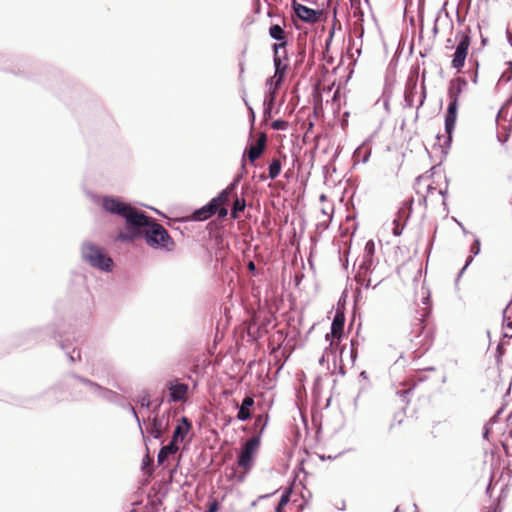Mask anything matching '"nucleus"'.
Segmentation results:
<instances>
[{"instance_id":"nucleus-41","label":"nucleus","mask_w":512,"mask_h":512,"mask_svg":"<svg viewBox=\"0 0 512 512\" xmlns=\"http://www.w3.org/2000/svg\"><path fill=\"white\" fill-rule=\"evenodd\" d=\"M427 336H428V333L425 335V340L424 341H419L418 344L422 345V346H429V343L427 341Z\"/></svg>"},{"instance_id":"nucleus-43","label":"nucleus","mask_w":512,"mask_h":512,"mask_svg":"<svg viewBox=\"0 0 512 512\" xmlns=\"http://www.w3.org/2000/svg\"><path fill=\"white\" fill-rule=\"evenodd\" d=\"M131 412L133 413V415L136 418L137 422L140 423L139 417H138L137 412L135 411L134 407H131Z\"/></svg>"},{"instance_id":"nucleus-49","label":"nucleus","mask_w":512,"mask_h":512,"mask_svg":"<svg viewBox=\"0 0 512 512\" xmlns=\"http://www.w3.org/2000/svg\"><path fill=\"white\" fill-rule=\"evenodd\" d=\"M424 97H425V94H423V97H422V99H421V101H420L419 106H421V105L423 104V102H424Z\"/></svg>"},{"instance_id":"nucleus-44","label":"nucleus","mask_w":512,"mask_h":512,"mask_svg":"<svg viewBox=\"0 0 512 512\" xmlns=\"http://www.w3.org/2000/svg\"><path fill=\"white\" fill-rule=\"evenodd\" d=\"M248 268H249V270L254 271L255 270V264L253 262H249Z\"/></svg>"},{"instance_id":"nucleus-54","label":"nucleus","mask_w":512,"mask_h":512,"mask_svg":"<svg viewBox=\"0 0 512 512\" xmlns=\"http://www.w3.org/2000/svg\"><path fill=\"white\" fill-rule=\"evenodd\" d=\"M380 283V281H377L376 283H374V287H376L378 284Z\"/></svg>"},{"instance_id":"nucleus-33","label":"nucleus","mask_w":512,"mask_h":512,"mask_svg":"<svg viewBox=\"0 0 512 512\" xmlns=\"http://www.w3.org/2000/svg\"><path fill=\"white\" fill-rule=\"evenodd\" d=\"M67 355L72 362L80 359V352L77 349H73L72 352L68 351Z\"/></svg>"},{"instance_id":"nucleus-6","label":"nucleus","mask_w":512,"mask_h":512,"mask_svg":"<svg viewBox=\"0 0 512 512\" xmlns=\"http://www.w3.org/2000/svg\"><path fill=\"white\" fill-rule=\"evenodd\" d=\"M470 46V38L468 35L462 34L460 36L459 42L456 46L455 52L453 54V59L451 65L454 69L460 71L464 64L468 54V49Z\"/></svg>"},{"instance_id":"nucleus-18","label":"nucleus","mask_w":512,"mask_h":512,"mask_svg":"<svg viewBox=\"0 0 512 512\" xmlns=\"http://www.w3.org/2000/svg\"><path fill=\"white\" fill-rule=\"evenodd\" d=\"M217 210V206L211 200L208 204L194 212V219L198 221L207 220L213 216Z\"/></svg>"},{"instance_id":"nucleus-2","label":"nucleus","mask_w":512,"mask_h":512,"mask_svg":"<svg viewBox=\"0 0 512 512\" xmlns=\"http://www.w3.org/2000/svg\"><path fill=\"white\" fill-rule=\"evenodd\" d=\"M345 317L342 313L337 312L334 316V319L331 324V332L326 334L325 339L329 342V347L325 348L321 358L319 359V364L324 365L330 361V356H333V360H335V351L334 347L338 346L340 338L343 333Z\"/></svg>"},{"instance_id":"nucleus-45","label":"nucleus","mask_w":512,"mask_h":512,"mask_svg":"<svg viewBox=\"0 0 512 512\" xmlns=\"http://www.w3.org/2000/svg\"><path fill=\"white\" fill-rule=\"evenodd\" d=\"M428 312H429V311H428V308H427V307L423 308V312H422V314H421V317H422V318H423V317H425V316L428 314Z\"/></svg>"},{"instance_id":"nucleus-38","label":"nucleus","mask_w":512,"mask_h":512,"mask_svg":"<svg viewBox=\"0 0 512 512\" xmlns=\"http://www.w3.org/2000/svg\"><path fill=\"white\" fill-rule=\"evenodd\" d=\"M506 35H507V40H508L509 44L512 46V31L507 30Z\"/></svg>"},{"instance_id":"nucleus-56","label":"nucleus","mask_w":512,"mask_h":512,"mask_svg":"<svg viewBox=\"0 0 512 512\" xmlns=\"http://www.w3.org/2000/svg\"><path fill=\"white\" fill-rule=\"evenodd\" d=\"M434 32L435 33L437 32V26L436 25L434 26Z\"/></svg>"},{"instance_id":"nucleus-47","label":"nucleus","mask_w":512,"mask_h":512,"mask_svg":"<svg viewBox=\"0 0 512 512\" xmlns=\"http://www.w3.org/2000/svg\"><path fill=\"white\" fill-rule=\"evenodd\" d=\"M86 384H88L91 388H98L96 385H94L93 383L87 381Z\"/></svg>"},{"instance_id":"nucleus-52","label":"nucleus","mask_w":512,"mask_h":512,"mask_svg":"<svg viewBox=\"0 0 512 512\" xmlns=\"http://www.w3.org/2000/svg\"><path fill=\"white\" fill-rule=\"evenodd\" d=\"M268 496H269V495H262V496H260V497H259V499H263V498H266V497H268Z\"/></svg>"},{"instance_id":"nucleus-15","label":"nucleus","mask_w":512,"mask_h":512,"mask_svg":"<svg viewBox=\"0 0 512 512\" xmlns=\"http://www.w3.org/2000/svg\"><path fill=\"white\" fill-rule=\"evenodd\" d=\"M239 177H237L231 184H229L217 197L212 199V202L219 208L221 205L225 204L229 197L232 195L234 190L236 189L239 183Z\"/></svg>"},{"instance_id":"nucleus-40","label":"nucleus","mask_w":512,"mask_h":512,"mask_svg":"<svg viewBox=\"0 0 512 512\" xmlns=\"http://www.w3.org/2000/svg\"><path fill=\"white\" fill-rule=\"evenodd\" d=\"M507 139H508V135H505V137L504 136H498V141L500 143H502V144H504L507 141Z\"/></svg>"},{"instance_id":"nucleus-31","label":"nucleus","mask_w":512,"mask_h":512,"mask_svg":"<svg viewBox=\"0 0 512 512\" xmlns=\"http://www.w3.org/2000/svg\"><path fill=\"white\" fill-rule=\"evenodd\" d=\"M219 510V502L216 499H213L208 502V509L205 512H218Z\"/></svg>"},{"instance_id":"nucleus-25","label":"nucleus","mask_w":512,"mask_h":512,"mask_svg":"<svg viewBox=\"0 0 512 512\" xmlns=\"http://www.w3.org/2000/svg\"><path fill=\"white\" fill-rule=\"evenodd\" d=\"M281 172V162L278 159H273L269 165V178L275 179Z\"/></svg>"},{"instance_id":"nucleus-13","label":"nucleus","mask_w":512,"mask_h":512,"mask_svg":"<svg viewBox=\"0 0 512 512\" xmlns=\"http://www.w3.org/2000/svg\"><path fill=\"white\" fill-rule=\"evenodd\" d=\"M266 135L261 134L257 140V142L253 145H251L247 151L248 158L251 162H254L256 159H258L262 153L264 152V149L266 147Z\"/></svg>"},{"instance_id":"nucleus-4","label":"nucleus","mask_w":512,"mask_h":512,"mask_svg":"<svg viewBox=\"0 0 512 512\" xmlns=\"http://www.w3.org/2000/svg\"><path fill=\"white\" fill-rule=\"evenodd\" d=\"M260 447V436H253L241 447L238 454L237 464L244 473H248L254 466V458Z\"/></svg>"},{"instance_id":"nucleus-1","label":"nucleus","mask_w":512,"mask_h":512,"mask_svg":"<svg viewBox=\"0 0 512 512\" xmlns=\"http://www.w3.org/2000/svg\"><path fill=\"white\" fill-rule=\"evenodd\" d=\"M103 208L107 212L119 215L125 219V228L119 232L118 240L131 242L142 236L147 245L152 248L167 251H171L174 248V241L169 236L167 230L130 204L114 197H106L103 199Z\"/></svg>"},{"instance_id":"nucleus-22","label":"nucleus","mask_w":512,"mask_h":512,"mask_svg":"<svg viewBox=\"0 0 512 512\" xmlns=\"http://www.w3.org/2000/svg\"><path fill=\"white\" fill-rule=\"evenodd\" d=\"M470 252L472 255L469 256L468 259L466 260L464 267L461 269V271L459 273V277L463 274L464 270L471 264V262L473 261V256H476L480 253V240L479 239H476L474 241V243L471 246Z\"/></svg>"},{"instance_id":"nucleus-26","label":"nucleus","mask_w":512,"mask_h":512,"mask_svg":"<svg viewBox=\"0 0 512 512\" xmlns=\"http://www.w3.org/2000/svg\"><path fill=\"white\" fill-rule=\"evenodd\" d=\"M284 76H285L284 73L275 71L274 75L272 77H270L269 79H267L266 84H268L270 86H274L276 88H279L282 84Z\"/></svg>"},{"instance_id":"nucleus-39","label":"nucleus","mask_w":512,"mask_h":512,"mask_svg":"<svg viewBox=\"0 0 512 512\" xmlns=\"http://www.w3.org/2000/svg\"><path fill=\"white\" fill-rule=\"evenodd\" d=\"M507 139H508V135H505V137L504 136H498V141L500 143H502V144H504L507 141Z\"/></svg>"},{"instance_id":"nucleus-5","label":"nucleus","mask_w":512,"mask_h":512,"mask_svg":"<svg viewBox=\"0 0 512 512\" xmlns=\"http://www.w3.org/2000/svg\"><path fill=\"white\" fill-rule=\"evenodd\" d=\"M416 192L423 197L424 202H427L428 198L433 199L437 196H442L444 198L447 192V186L437 189L433 186L430 176L422 175L416 180Z\"/></svg>"},{"instance_id":"nucleus-29","label":"nucleus","mask_w":512,"mask_h":512,"mask_svg":"<svg viewBox=\"0 0 512 512\" xmlns=\"http://www.w3.org/2000/svg\"><path fill=\"white\" fill-rule=\"evenodd\" d=\"M271 127L274 130H286L288 128V122L285 120L277 119L272 122Z\"/></svg>"},{"instance_id":"nucleus-34","label":"nucleus","mask_w":512,"mask_h":512,"mask_svg":"<svg viewBox=\"0 0 512 512\" xmlns=\"http://www.w3.org/2000/svg\"><path fill=\"white\" fill-rule=\"evenodd\" d=\"M140 403H141V406H142V407H147V408H149V406H150V398H149V395H148V394L143 395V396L141 397Z\"/></svg>"},{"instance_id":"nucleus-51","label":"nucleus","mask_w":512,"mask_h":512,"mask_svg":"<svg viewBox=\"0 0 512 512\" xmlns=\"http://www.w3.org/2000/svg\"><path fill=\"white\" fill-rule=\"evenodd\" d=\"M361 376L366 378V372L365 371L361 372Z\"/></svg>"},{"instance_id":"nucleus-53","label":"nucleus","mask_w":512,"mask_h":512,"mask_svg":"<svg viewBox=\"0 0 512 512\" xmlns=\"http://www.w3.org/2000/svg\"><path fill=\"white\" fill-rule=\"evenodd\" d=\"M322 213H323V214H325V215H327V216H329V214H328V213H326V210H324V209L322 210Z\"/></svg>"},{"instance_id":"nucleus-35","label":"nucleus","mask_w":512,"mask_h":512,"mask_svg":"<svg viewBox=\"0 0 512 512\" xmlns=\"http://www.w3.org/2000/svg\"><path fill=\"white\" fill-rule=\"evenodd\" d=\"M405 101L410 107L413 106V91L406 92Z\"/></svg>"},{"instance_id":"nucleus-17","label":"nucleus","mask_w":512,"mask_h":512,"mask_svg":"<svg viewBox=\"0 0 512 512\" xmlns=\"http://www.w3.org/2000/svg\"><path fill=\"white\" fill-rule=\"evenodd\" d=\"M277 90H278V88L266 84V93H265V98H264V103H263L264 114L266 116H270L271 111L274 107Z\"/></svg>"},{"instance_id":"nucleus-16","label":"nucleus","mask_w":512,"mask_h":512,"mask_svg":"<svg viewBox=\"0 0 512 512\" xmlns=\"http://www.w3.org/2000/svg\"><path fill=\"white\" fill-rule=\"evenodd\" d=\"M457 110H458V104H455V102L449 103L448 109H447V114L445 117V130H446L447 134H449V135L452 133V131L455 127V123H456V119H457Z\"/></svg>"},{"instance_id":"nucleus-55","label":"nucleus","mask_w":512,"mask_h":512,"mask_svg":"<svg viewBox=\"0 0 512 512\" xmlns=\"http://www.w3.org/2000/svg\"><path fill=\"white\" fill-rule=\"evenodd\" d=\"M260 421H261V418L259 417V418L256 420V424H258Z\"/></svg>"},{"instance_id":"nucleus-57","label":"nucleus","mask_w":512,"mask_h":512,"mask_svg":"<svg viewBox=\"0 0 512 512\" xmlns=\"http://www.w3.org/2000/svg\"><path fill=\"white\" fill-rule=\"evenodd\" d=\"M394 512H399V508H396Z\"/></svg>"},{"instance_id":"nucleus-7","label":"nucleus","mask_w":512,"mask_h":512,"mask_svg":"<svg viewBox=\"0 0 512 512\" xmlns=\"http://www.w3.org/2000/svg\"><path fill=\"white\" fill-rule=\"evenodd\" d=\"M286 44L287 42H281V43H275L273 45V51H274V67L276 72L280 73H286V70L288 68V58L286 53Z\"/></svg>"},{"instance_id":"nucleus-9","label":"nucleus","mask_w":512,"mask_h":512,"mask_svg":"<svg viewBox=\"0 0 512 512\" xmlns=\"http://www.w3.org/2000/svg\"><path fill=\"white\" fill-rule=\"evenodd\" d=\"M167 388L169 390V402L184 401L189 390L187 384L180 383L177 380L170 381Z\"/></svg>"},{"instance_id":"nucleus-3","label":"nucleus","mask_w":512,"mask_h":512,"mask_svg":"<svg viewBox=\"0 0 512 512\" xmlns=\"http://www.w3.org/2000/svg\"><path fill=\"white\" fill-rule=\"evenodd\" d=\"M81 252L83 259L92 267L105 272L111 270L113 261L100 247L90 242H85L82 246Z\"/></svg>"},{"instance_id":"nucleus-36","label":"nucleus","mask_w":512,"mask_h":512,"mask_svg":"<svg viewBox=\"0 0 512 512\" xmlns=\"http://www.w3.org/2000/svg\"><path fill=\"white\" fill-rule=\"evenodd\" d=\"M350 357H351L352 363H354L355 360H356V357H357V351L354 348V341L353 340L351 341Z\"/></svg>"},{"instance_id":"nucleus-11","label":"nucleus","mask_w":512,"mask_h":512,"mask_svg":"<svg viewBox=\"0 0 512 512\" xmlns=\"http://www.w3.org/2000/svg\"><path fill=\"white\" fill-rule=\"evenodd\" d=\"M293 9L298 18L308 23H315L319 19V12L293 1Z\"/></svg>"},{"instance_id":"nucleus-30","label":"nucleus","mask_w":512,"mask_h":512,"mask_svg":"<svg viewBox=\"0 0 512 512\" xmlns=\"http://www.w3.org/2000/svg\"><path fill=\"white\" fill-rule=\"evenodd\" d=\"M416 327H417V330L415 331L416 333V338L420 337L422 333L425 332V325H424V321L423 319H418V322L416 324Z\"/></svg>"},{"instance_id":"nucleus-50","label":"nucleus","mask_w":512,"mask_h":512,"mask_svg":"<svg viewBox=\"0 0 512 512\" xmlns=\"http://www.w3.org/2000/svg\"><path fill=\"white\" fill-rule=\"evenodd\" d=\"M507 310H512V302L508 305Z\"/></svg>"},{"instance_id":"nucleus-12","label":"nucleus","mask_w":512,"mask_h":512,"mask_svg":"<svg viewBox=\"0 0 512 512\" xmlns=\"http://www.w3.org/2000/svg\"><path fill=\"white\" fill-rule=\"evenodd\" d=\"M466 84L467 82L461 78L454 79L450 82L448 90L450 103L455 102V104H458L459 97L462 94Z\"/></svg>"},{"instance_id":"nucleus-32","label":"nucleus","mask_w":512,"mask_h":512,"mask_svg":"<svg viewBox=\"0 0 512 512\" xmlns=\"http://www.w3.org/2000/svg\"><path fill=\"white\" fill-rule=\"evenodd\" d=\"M394 227H393V234L395 236H399L402 233L403 227H400L398 219H394L393 221Z\"/></svg>"},{"instance_id":"nucleus-23","label":"nucleus","mask_w":512,"mask_h":512,"mask_svg":"<svg viewBox=\"0 0 512 512\" xmlns=\"http://www.w3.org/2000/svg\"><path fill=\"white\" fill-rule=\"evenodd\" d=\"M269 35L271 36V38L277 40V41H280L281 42H284L285 41V32L284 30L281 28V26L279 25H272L269 29Z\"/></svg>"},{"instance_id":"nucleus-8","label":"nucleus","mask_w":512,"mask_h":512,"mask_svg":"<svg viewBox=\"0 0 512 512\" xmlns=\"http://www.w3.org/2000/svg\"><path fill=\"white\" fill-rule=\"evenodd\" d=\"M169 426V417L165 415L155 416L149 423L147 433L153 438L160 439Z\"/></svg>"},{"instance_id":"nucleus-27","label":"nucleus","mask_w":512,"mask_h":512,"mask_svg":"<svg viewBox=\"0 0 512 512\" xmlns=\"http://www.w3.org/2000/svg\"><path fill=\"white\" fill-rule=\"evenodd\" d=\"M374 253H375V243L373 240H369L365 244L363 256H366L368 258L373 257Z\"/></svg>"},{"instance_id":"nucleus-37","label":"nucleus","mask_w":512,"mask_h":512,"mask_svg":"<svg viewBox=\"0 0 512 512\" xmlns=\"http://www.w3.org/2000/svg\"><path fill=\"white\" fill-rule=\"evenodd\" d=\"M422 303L425 305V306H428L429 303H430V297H429V294L426 293V295L423 297L422 299Z\"/></svg>"},{"instance_id":"nucleus-46","label":"nucleus","mask_w":512,"mask_h":512,"mask_svg":"<svg viewBox=\"0 0 512 512\" xmlns=\"http://www.w3.org/2000/svg\"><path fill=\"white\" fill-rule=\"evenodd\" d=\"M477 78H478V74H477V71H476V72L474 73L473 78H472V82L476 84V83H477Z\"/></svg>"},{"instance_id":"nucleus-48","label":"nucleus","mask_w":512,"mask_h":512,"mask_svg":"<svg viewBox=\"0 0 512 512\" xmlns=\"http://www.w3.org/2000/svg\"><path fill=\"white\" fill-rule=\"evenodd\" d=\"M325 199H326V196H325L324 194H322V195L320 196V200H321V201H324Z\"/></svg>"},{"instance_id":"nucleus-42","label":"nucleus","mask_w":512,"mask_h":512,"mask_svg":"<svg viewBox=\"0 0 512 512\" xmlns=\"http://www.w3.org/2000/svg\"><path fill=\"white\" fill-rule=\"evenodd\" d=\"M227 213H228V211H227V209H226V208H221V209L219 210V215H220L221 217L226 216V215H227Z\"/></svg>"},{"instance_id":"nucleus-20","label":"nucleus","mask_w":512,"mask_h":512,"mask_svg":"<svg viewBox=\"0 0 512 512\" xmlns=\"http://www.w3.org/2000/svg\"><path fill=\"white\" fill-rule=\"evenodd\" d=\"M178 451V446L174 442H170L168 445L163 446L157 456L159 464H163L169 456L174 455Z\"/></svg>"},{"instance_id":"nucleus-19","label":"nucleus","mask_w":512,"mask_h":512,"mask_svg":"<svg viewBox=\"0 0 512 512\" xmlns=\"http://www.w3.org/2000/svg\"><path fill=\"white\" fill-rule=\"evenodd\" d=\"M254 405V399L251 396H247L243 399L242 404L239 407L237 419L240 421H246L251 417L250 407Z\"/></svg>"},{"instance_id":"nucleus-10","label":"nucleus","mask_w":512,"mask_h":512,"mask_svg":"<svg viewBox=\"0 0 512 512\" xmlns=\"http://www.w3.org/2000/svg\"><path fill=\"white\" fill-rule=\"evenodd\" d=\"M373 257L363 256V261L359 267V272L356 276V280L362 286L369 288L372 286L371 278H367L368 273H372Z\"/></svg>"},{"instance_id":"nucleus-21","label":"nucleus","mask_w":512,"mask_h":512,"mask_svg":"<svg viewBox=\"0 0 512 512\" xmlns=\"http://www.w3.org/2000/svg\"><path fill=\"white\" fill-rule=\"evenodd\" d=\"M370 155L371 149L366 145H361L355 150L353 159L355 163H366Z\"/></svg>"},{"instance_id":"nucleus-14","label":"nucleus","mask_w":512,"mask_h":512,"mask_svg":"<svg viewBox=\"0 0 512 512\" xmlns=\"http://www.w3.org/2000/svg\"><path fill=\"white\" fill-rule=\"evenodd\" d=\"M190 428L191 423L189 422V420L186 417H182L181 422L176 426L173 432V437L171 441L174 442L175 444H177L178 442H182L185 439L186 435L188 434Z\"/></svg>"},{"instance_id":"nucleus-24","label":"nucleus","mask_w":512,"mask_h":512,"mask_svg":"<svg viewBox=\"0 0 512 512\" xmlns=\"http://www.w3.org/2000/svg\"><path fill=\"white\" fill-rule=\"evenodd\" d=\"M246 207V201L244 198H236L233 203L231 215L234 219L238 218V213L243 211Z\"/></svg>"},{"instance_id":"nucleus-28","label":"nucleus","mask_w":512,"mask_h":512,"mask_svg":"<svg viewBox=\"0 0 512 512\" xmlns=\"http://www.w3.org/2000/svg\"><path fill=\"white\" fill-rule=\"evenodd\" d=\"M290 492L286 491L280 498V501L276 507V512H282V509L289 502Z\"/></svg>"}]
</instances>
